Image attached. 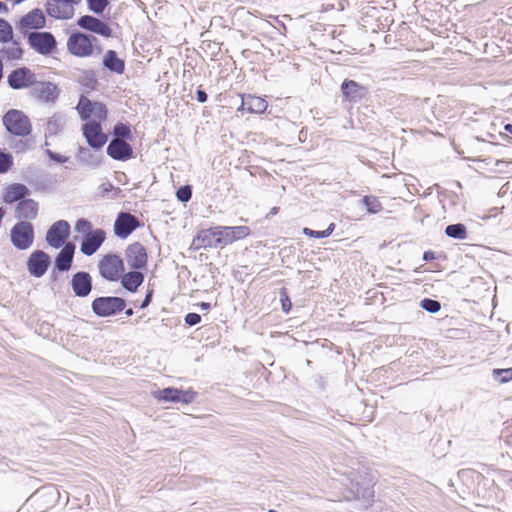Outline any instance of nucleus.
Returning a JSON list of instances; mask_svg holds the SVG:
<instances>
[{
	"instance_id": "nucleus-1",
	"label": "nucleus",
	"mask_w": 512,
	"mask_h": 512,
	"mask_svg": "<svg viewBox=\"0 0 512 512\" xmlns=\"http://www.w3.org/2000/svg\"><path fill=\"white\" fill-rule=\"evenodd\" d=\"M3 125L12 135L26 137L32 132L29 118L20 110L12 109L3 116Z\"/></svg>"
},
{
	"instance_id": "nucleus-2",
	"label": "nucleus",
	"mask_w": 512,
	"mask_h": 512,
	"mask_svg": "<svg viewBox=\"0 0 512 512\" xmlns=\"http://www.w3.org/2000/svg\"><path fill=\"white\" fill-rule=\"evenodd\" d=\"M96 38L82 32H73L67 40L68 51L77 57H88L94 50Z\"/></svg>"
},
{
	"instance_id": "nucleus-3",
	"label": "nucleus",
	"mask_w": 512,
	"mask_h": 512,
	"mask_svg": "<svg viewBox=\"0 0 512 512\" xmlns=\"http://www.w3.org/2000/svg\"><path fill=\"white\" fill-rule=\"evenodd\" d=\"M11 242L19 250L30 248L34 242V228L29 221L17 222L10 231Z\"/></svg>"
},
{
	"instance_id": "nucleus-4",
	"label": "nucleus",
	"mask_w": 512,
	"mask_h": 512,
	"mask_svg": "<svg viewBox=\"0 0 512 512\" xmlns=\"http://www.w3.org/2000/svg\"><path fill=\"white\" fill-rule=\"evenodd\" d=\"M126 306V301L121 297H98L92 302L93 312L100 317H108L121 312Z\"/></svg>"
},
{
	"instance_id": "nucleus-5",
	"label": "nucleus",
	"mask_w": 512,
	"mask_h": 512,
	"mask_svg": "<svg viewBox=\"0 0 512 512\" xmlns=\"http://www.w3.org/2000/svg\"><path fill=\"white\" fill-rule=\"evenodd\" d=\"M82 0H47L46 12L49 16L60 19H71L75 14V7L81 3Z\"/></svg>"
},
{
	"instance_id": "nucleus-6",
	"label": "nucleus",
	"mask_w": 512,
	"mask_h": 512,
	"mask_svg": "<svg viewBox=\"0 0 512 512\" xmlns=\"http://www.w3.org/2000/svg\"><path fill=\"white\" fill-rule=\"evenodd\" d=\"M101 276L109 281L118 280L124 272V263L120 256L115 254L105 255L99 262Z\"/></svg>"
},
{
	"instance_id": "nucleus-7",
	"label": "nucleus",
	"mask_w": 512,
	"mask_h": 512,
	"mask_svg": "<svg viewBox=\"0 0 512 512\" xmlns=\"http://www.w3.org/2000/svg\"><path fill=\"white\" fill-rule=\"evenodd\" d=\"M70 235V225L66 220H58L53 223L46 233V242L54 249H59L66 244Z\"/></svg>"
},
{
	"instance_id": "nucleus-8",
	"label": "nucleus",
	"mask_w": 512,
	"mask_h": 512,
	"mask_svg": "<svg viewBox=\"0 0 512 512\" xmlns=\"http://www.w3.org/2000/svg\"><path fill=\"white\" fill-rule=\"evenodd\" d=\"M153 396L158 401L189 404L196 398V392L193 390H180L176 388H165L153 392Z\"/></svg>"
},
{
	"instance_id": "nucleus-9",
	"label": "nucleus",
	"mask_w": 512,
	"mask_h": 512,
	"mask_svg": "<svg viewBox=\"0 0 512 512\" xmlns=\"http://www.w3.org/2000/svg\"><path fill=\"white\" fill-rule=\"evenodd\" d=\"M217 233L219 247H223L247 237L250 229L247 226H217Z\"/></svg>"
},
{
	"instance_id": "nucleus-10",
	"label": "nucleus",
	"mask_w": 512,
	"mask_h": 512,
	"mask_svg": "<svg viewBox=\"0 0 512 512\" xmlns=\"http://www.w3.org/2000/svg\"><path fill=\"white\" fill-rule=\"evenodd\" d=\"M50 264V256L42 250H36L28 258L27 269L32 276L40 278L47 272Z\"/></svg>"
},
{
	"instance_id": "nucleus-11",
	"label": "nucleus",
	"mask_w": 512,
	"mask_h": 512,
	"mask_svg": "<svg viewBox=\"0 0 512 512\" xmlns=\"http://www.w3.org/2000/svg\"><path fill=\"white\" fill-rule=\"evenodd\" d=\"M30 45L40 54H50L56 47V40L49 32H32L29 35Z\"/></svg>"
},
{
	"instance_id": "nucleus-12",
	"label": "nucleus",
	"mask_w": 512,
	"mask_h": 512,
	"mask_svg": "<svg viewBox=\"0 0 512 512\" xmlns=\"http://www.w3.org/2000/svg\"><path fill=\"white\" fill-rule=\"evenodd\" d=\"M35 82V74L26 67L15 69L8 75V84L12 89L28 88Z\"/></svg>"
},
{
	"instance_id": "nucleus-13",
	"label": "nucleus",
	"mask_w": 512,
	"mask_h": 512,
	"mask_svg": "<svg viewBox=\"0 0 512 512\" xmlns=\"http://www.w3.org/2000/svg\"><path fill=\"white\" fill-rule=\"evenodd\" d=\"M125 259L132 269L144 268L147 264V253L144 246L139 242L130 244L125 251Z\"/></svg>"
},
{
	"instance_id": "nucleus-14",
	"label": "nucleus",
	"mask_w": 512,
	"mask_h": 512,
	"mask_svg": "<svg viewBox=\"0 0 512 512\" xmlns=\"http://www.w3.org/2000/svg\"><path fill=\"white\" fill-rule=\"evenodd\" d=\"M83 134L87 143L95 149L101 148L107 141V136L102 132L101 125L95 120L84 124Z\"/></svg>"
},
{
	"instance_id": "nucleus-15",
	"label": "nucleus",
	"mask_w": 512,
	"mask_h": 512,
	"mask_svg": "<svg viewBox=\"0 0 512 512\" xmlns=\"http://www.w3.org/2000/svg\"><path fill=\"white\" fill-rule=\"evenodd\" d=\"M77 24L82 29L103 37H110L112 35V29L107 23L90 15L81 16L78 19Z\"/></svg>"
},
{
	"instance_id": "nucleus-16",
	"label": "nucleus",
	"mask_w": 512,
	"mask_h": 512,
	"mask_svg": "<svg viewBox=\"0 0 512 512\" xmlns=\"http://www.w3.org/2000/svg\"><path fill=\"white\" fill-rule=\"evenodd\" d=\"M106 238V234L102 229L93 230L92 233L85 235L80 250L84 255H93L102 245Z\"/></svg>"
},
{
	"instance_id": "nucleus-17",
	"label": "nucleus",
	"mask_w": 512,
	"mask_h": 512,
	"mask_svg": "<svg viewBox=\"0 0 512 512\" xmlns=\"http://www.w3.org/2000/svg\"><path fill=\"white\" fill-rule=\"evenodd\" d=\"M72 290L77 297H86L92 290V278L88 272L75 273L71 279Z\"/></svg>"
},
{
	"instance_id": "nucleus-18",
	"label": "nucleus",
	"mask_w": 512,
	"mask_h": 512,
	"mask_svg": "<svg viewBox=\"0 0 512 512\" xmlns=\"http://www.w3.org/2000/svg\"><path fill=\"white\" fill-rule=\"evenodd\" d=\"M138 226L137 219L129 213H120L114 223V232L118 237L126 238Z\"/></svg>"
},
{
	"instance_id": "nucleus-19",
	"label": "nucleus",
	"mask_w": 512,
	"mask_h": 512,
	"mask_svg": "<svg viewBox=\"0 0 512 512\" xmlns=\"http://www.w3.org/2000/svg\"><path fill=\"white\" fill-rule=\"evenodd\" d=\"M132 153L131 146L123 139L115 138L107 147V154L115 160H127L132 156Z\"/></svg>"
},
{
	"instance_id": "nucleus-20",
	"label": "nucleus",
	"mask_w": 512,
	"mask_h": 512,
	"mask_svg": "<svg viewBox=\"0 0 512 512\" xmlns=\"http://www.w3.org/2000/svg\"><path fill=\"white\" fill-rule=\"evenodd\" d=\"M217 227L201 230L193 240L196 249L217 248L218 243Z\"/></svg>"
},
{
	"instance_id": "nucleus-21",
	"label": "nucleus",
	"mask_w": 512,
	"mask_h": 512,
	"mask_svg": "<svg viewBox=\"0 0 512 512\" xmlns=\"http://www.w3.org/2000/svg\"><path fill=\"white\" fill-rule=\"evenodd\" d=\"M75 245L72 242L66 243L55 258L54 269L60 272L68 271L73 262Z\"/></svg>"
},
{
	"instance_id": "nucleus-22",
	"label": "nucleus",
	"mask_w": 512,
	"mask_h": 512,
	"mask_svg": "<svg viewBox=\"0 0 512 512\" xmlns=\"http://www.w3.org/2000/svg\"><path fill=\"white\" fill-rule=\"evenodd\" d=\"M341 91L350 102H358L367 94L366 88L353 80H345L341 85Z\"/></svg>"
},
{
	"instance_id": "nucleus-23",
	"label": "nucleus",
	"mask_w": 512,
	"mask_h": 512,
	"mask_svg": "<svg viewBox=\"0 0 512 512\" xmlns=\"http://www.w3.org/2000/svg\"><path fill=\"white\" fill-rule=\"evenodd\" d=\"M46 19L44 13L40 9H34L20 20L19 27L23 31L30 29H40L45 26Z\"/></svg>"
},
{
	"instance_id": "nucleus-24",
	"label": "nucleus",
	"mask_w": 512,
	"mask_h": 512,
	"mask_svg": "<svg viewBox=\"0 0 512 512\" xmlns=\"http://www.w3.org/2000/svg\"><path fill=\"white\" fill-rule=\"evenodd\" d=\"M268 107L267 101L254 95H244L241 97V105L238 111H247L248 113H263Z\"/></svg>"
},
{
	"instance_id": "nucleus-25",
	"label": "nucleus",
	"mask_w": 512,
	"mask_h": 512,
	"mask_svg": "<svg viewBox=\"0 0 512 512\" xmlns=\"http://www.w3.org/2000/svg\"><path fill=\"white\" fill-rule=\"evenodd\" d=\"M15 215L18 219L33 220L38 215V203L33 199H24L18 202Z\"/></svg>"
},
{
	"instance_id": "nucleus-26",
	"label": "nucleus",
	"mask_w": 512,
	"mask_h": 512,
	"mask_svg": "<svg viewBox=\"0 0 512 512\" xmlns=\"http://www.w3.org/2000/svg\"><path fill=\"white\" fill-rule=\"evenodd\" d=\"M29 194L30 190L24 184H10L4 191L3 201L8 204L14 203L16 201L20 202L24 200L25 197Z\"/></svg>"
},
{
	"instance_id": "nucleus-27",
	"label": "nucleus",
	"mask_w": 512,
	"mask_h": 512,
	"mask_svg": "<svg viewBox=\"0 0 512 512\" xmlns=\"http://www.w3.org/2000/svg\"><path fill=\"white\" fill-rule=\"evenodd\" d=\"M34 90L37 97L45 102H53L58 96L57 87L50 82H42Z\"/></svg>"
},
{
	"instance_id": "nucleus-28",
	"label": "nucleus",
	"mask_w": 512,
	"mask_h": 512,
	"mask_svg": "<svg viewBox=\"0 0 512 512\" xmlns=\"http://www.w3.org/2000/svg\"><path fill=\"white\" fill-rule=\"evenodd\" d=\"M143 281L144 275L139 271H131L121 275L123 287L130 292H135Z\"/></svg>"
},
{
	"instance_id": "nucleus-29",
	"label": "nucleus",
	"mask_w": 512,
	"mask_h": 512,
	"mask_svg": "<svg viewBox=\"0 0 512 512\" xmlns=\"http://www.w3.org/2000/svg\"><path fill=\"white\" fill-rule=\"evenodd\" d=\"M103 64L109 70L122 73L124 71V62L117 57V54L113 50H108L104 56Z\"/></svg>"
},
{
	"instance_id": "nucleus-30",
	"label": "nucleus",
	"mask_w": 512,
	"mask_h": 512,
	"mask_svg": "<svg viewBox=\"0 0 512 512\" xmlns=\"http://www.w3.org/2000/svg\"><path fill=\"white\" fill-rule=\"evenodd\" d=\"M66 124V117L61 113L54 114L47 122L46 135H56L61 132Z\"/></svg>"
},
{
	"instance_id": "nucleus-31",
	"label": "nucleus",
	"mask_w": 512,
	"mask_h": 512,
	"mask_svg": "<svg viewBox=\"0 0 512 512\" xmlns=\"http://www.w3.org/2000/svg\"><path fill=\"white\" fill-rule=\"evenodd\" d=\"M445 233L448 237L454 239L463 240L467 237L466 227L461 223L448 225L445 229Z\"/></svg>"
},
{
	"instance_id": "nucleus-32",
	"label": "nucleus",
	"mask_w": 512,
	"mask_h": 512,
	"mask_svg": "<svg viewBox=\"0 0 512 512\" xmlns=\"http://www.w3.org/2000/svg\"><path fill=\"white\" fill-rule=\"evenodd\" d=\"M94 102H91L87 97L82 96L78 102L77 110L82 119L86 120L92 116Z\"/></svg>"
},
{
	"instance_id": "nucleus-33",
	"label": "nucleus",
	"mask_w": 512,
	"mask_h": 512,
	"mask_svg": "<svg viewBox=\"0 0 512 512\" xmlns=\"http://www.w3.org/2000/svg\"><path fill=\"white\" fill-rule=\"evenodd\" d=\"M334 223H331L326 230L323 231H316L312 230L310 228H303L302 232L304 235L311 237V238H326L330 236L334 230Z\"/></svg>"
},
{
	"instance_id": "nucleus-34",
	"label": "nucleus",
	"mask_w": 512,
	"mask_h": 512,
	"mask_svg": "<svg viewBox=\"0 0 512 512\" xmlns=\"http://www.w3.org/2000/svg\"><path fill=\"white\" fill-rule=\"evenodd\" d=\"M363 203L367 208V211L371 214H376L382 210V205L379 200L374 196H365Z\"/></svg>"
},
{
	"instance_id": "nucleus-35",
	"label": "nucleus",
	"mask_w": 512,
	"mask_h": 512,
	"mask_svg": "<svg viewBox=\"0 0 512 512\" xmlns=\"http://www.w3.org/2000/svg\"><path fill=\"white\" fill-rule=\"evenodd\" d=\"M13 37L12 26L4 19L0 18V41L8 42Z\"/></svg>"
},
{
	"instance_id": "nucleus-36",
	"label": "nucleus",
	"mask_w": 512,
	"mask_h": 512,
	"mask_svg": "<svg viewBox=\"0 0 512 512\" xmlns=\"http://www.w3.org/2000/svg\"><path fill=\"white\" fill-rule=\"evenodd\" d=\"M493 377L499 383H506L512 380V368L508 369H494Z\"/></svg>"
},
{
	"instance_id": "nucleus-37",
	"label": "nucleus",
	"mask_w": 512,
	"mask_h": 512,
	"mask_svg": "<svg viewBox=\"0 0 512 512\" xmlns=\"http://www.w3.org/2000/svg\"><path fill=\"white\" fill-rule=\"evenodd\" d=\"M420 306L429 313H437L441 309V304L437 300L425 298L421 300Z\"/></svg>"
},
{
	"instance_id": "nucleus-38",
	"label": "nucleus",
	"mask_w": 512,
	"mask_h": 512,
	"mask_svg": "<svg viewBox=\"0 0 512 512\" xmlns=\"http://www.w3.org/2000/svg\"><path fill=\"white\" fill-rule=\"evenodd\" d=\"M2 52L7 57V59L17 60L21 58L23 51L21 48L16 46L15 43H13L11 46L7 47Z\"/></svg>"
},
{
	"instance_id": "nucleus-39",
	"label": "nucleus",
	"mask_w": 512,
	"mask_h": 512,
	"mask_svg": "<svg viewBox=\"0 0 512 512\" xmlns=\"http://www.w3.org/2000/svg\"><path fill=\"white\" fill-rule=\"evenodd\" d=\"M13 165V158L10 154L0 150V173L7 172Z\"/></svg>"
},
{
	"instance_id": "nucleus-40",
	"label": "nucleus",
	"mask_w": 512,
	"mask_h": 512,
	"mask_svg": "<svg viewBox=\"0 0 512 512\" xmlns=\"http://www.w3.org/2000/svg\"><path fill=\"white\" fill-rule=\"evenodd\" d=\"M75 231L78 233H82L87 235L88 233H92V225L91 223L86 219H79L77 220L75 224Z\"/></svg>"
},
{
	"instance_id": "nucleus-41",
	"label": "nucleus",
	"mask_w": 512,
	"mask_h": 512,
	"mask_svg": "<svg viewBox=\"0 0 512 512\" xmlns=\"http://www.w3.org/2000/svg\"><path fill=\"white\" fill-rule=\"evenodd\" d=\"M114 134L118 139L120 138H129L131 135V131L129 126L123 123H117L114 127Z\"/></svg>"
},
{
	"instance_id": "nucleus-42",
	"label": "nucleus",
	"mask_w": 512,
	"mask_h": 512,
	"mask_svg": "<svg viewBox=\"0 0 512 512\" xmlns=\"http://www.w3.org/2000/svg\"><path fill=\"white\" fill-rule=\"evenodd\" d=\"M92 116H94L98 120L106 119V117H107L106 107L102 103L94 102Z\"/></svg>"
},
{
	"instance_id": "nucleus-43",
	"label": "nucleus",
	"mask_w": 512,
	"mask_h": 512,
	"mask_svg": "<svg viewBox=\"0 0 512 512\" xmlns=\"http://www.w3.org/2000/svg\"><path fill=\"white\" fill-rule=\"evenodd\" d=\"M90 10L95 13H102L106 8L107 0H87Z\"/></svg>"
},
{
	"instance_id": "nucleus-44",
	"label": "nucleus",
	"mask_w": 512,
	"mask_h": 512,
	"mask_svg": "<svg viewBox=\"0 0 512 512\" xmlns=\"http://www.w3.org/2000/svg\"><path fill=\"white\" fill-rule=\"evenodd\" d=\"M177 198L181 202H187L191 199L192 191L190 186H183L177 190Z\"/></svg>"
},
{
	"instance_id": "nucleus-45",
	"label": "nucleus",
	"mask_w": 512,
	"mask_h": 512,
	"mask_svg": "<svg viewBox=\"0 0 512 512\" xmlns=\"http://www.w3.org/2000/svg\"><path fill=\"white\" fill-rule=\"evenodd\" d=\"M357 497H360V492L357 491ZM374 497V492L370 488H365L361 492V498L364 499L365 505H369Z\"/></svg>"
},
{
	"instance_id": "nucleus-46",
	"label": "nucleus",
	"mask_w": 512,
	"mask_h": 512,
	"mask_svg": "<svg viewBox=\"0 0 512 512\" xmlns=\"http://www.w3.org/2000/svg\"><path fill=\"white\" fill-rule=\"evenodd\" d=\"M201 321V316L197 313H188L185 316V323L189 326H194Z\"/></svg>"
},
{
	"instance_id": "nucleus-47",
	"label": "nucleus",
	"mask_w": 512,
	"mask_h": 512,
	"mask_svg": "<svg viewBox=\"0 0 512 512\" xmlns=\"http://www.w3.org/2000/svg\"><path fill=\"white\" fill-rule=\"evenodd\" d=\"M46 154L49 156V158L57 163H65L68 161V158L66 156L60 155L58 153H55L51 150H46Z\"/></svg>"
},
{
	"instance_id": "nucleus-48",
	"label": "nucleus",
	"mask_w": 512,
	"mask_h": 512,
	"mask_svg": "<svg viewBox=\"0 0 512 512\" xmlns=\"http://www.w3.org/2000/svg\"><path fill=\"white\" fill-rule=\"evenodd\" d=\"M282 310L288 313L292 307V303L285 292L281 293Z\"/></svg>"
},
{
	"instance_id": "nucleus-49",
	"label": "nucleus",
	"mask_w": 512,
	"mask_h": 512,
	"mask_svg": "<svg viewBox=\"0 0 512 512\" xmlns=\"http://www.w3.org/2000/svg\"><path fill=\"white\" fill-rule=\"evenodd\" d=\"M14 148L16 149L17 152H23V151L30 149L31 144H29V142L27 140L26 141L20 140L16 143Z\"/></svg>"
},
{
	"instance_id": "nucleus-50",
	"label": "nucleus",
	"mask_w": 512,
	"mask_h": 512,
	"mask_svg": "<svg viewBox=\"0 0 512 512\" xmlns=\"http://www.w3.org/2000/svg\"><path fill=\"white\" fill-rule=\"evenodd\" d=\"M86 79H87L86 85L90 88H94L95 84L97 83V80L95 79L93 73L87 72Z\"/></svg>"
},
{
	"instance_id": "nucleus-51",
	"label": "nucleus",
	"mask_w": 512,
	"mask_h": 512,
	"mask_svg": "<svg viewBox=\"0 0 512 512\" xmlns=\"http://www.w3.org/2000/svg\"><path fill=\"white\" fill-rule=\"evenodd\" d=\"M152 294H153L152 290L148 291V293L146 294L145 299L143 300V302L140 305L141 309L146 308L150 304L151 299H152Z\"/></svg>"
},
{
	"instance_id": "nucleus-52",
	"label": "nucleus",
	"mask_w": 512,
	"mask_h": 512,
	"mask_svg": "<svg viewBox=\"0 0 512 512\" xmlns=\"http://www.w3.org/2000/svg\"><path fill=\"white\" fill-rule=\"evenodd\" d=\"M196 99L200 102V103H204L207 101V94L205 91L203 90H197L196 92Z\"/></svg>"
},
{
	"instance_id": "nucleus-53",
	"label": "nucleus",
	"mask_w": 512,
	"mask_h": 512,
	"mask_svg": "<svg viewBox=\"0 0 512 512\" xmlns=\"http://www.w3.org/2000/svg\"><path fill=\"white\" fill-rule=\"evenodd\" d=\"M504 130L512 135V124H506Z\"/></svg>"
},
{
	"instance_id": "nucleus-54",
	"label": "nucleus",
	"mask_w": 512,
	"mask_h": 512,
	"mask_svg": "<svg viewBox=\"0 0 512 512\" xmlns=\"http://www.w3.org/2000/svg\"><path fill=\"white\" fill-rule=\"evenodd\" d=\"M7 11V7L4 3L0 2V12Z\"/></svg>"
},
{
	"instance_id": "nucleus-55",
	"label": "nucleus",
	"mask_w": 512,
	"mask_h": 512,
	"mask_svg": "<svg viewBox=\"0 0 512 512\" xmlns=\"http://www.w3.org/2000/svg\"><path fill=\"white\" fill-rule=\"evenodd\" d=\"M125 314H126L127 316H132V315H133V309H132V308L127 309V310L125 311Z\"/></svg>"
},
{
	"instance_id": "nucleus-56",
	"label": "nucleus",
	"mask_w": 512,
	"mask_h": 512,
	"mask_svg": "<svg viewBox=\"0 0 512 512\" xmlns=\"http://www.w3.org/2000/svg\"><path fill=\"white\" fill-rule=\"evenodd\" d=\"M201 307H202L203 309H208V308L210 307V304H209V303H204V302H203V303L201 304Z\"/></svg>"
},
{
	"instance_id": "nucleus-57",
	"label": "nucleus",
	"mask_w": 512,
	"mask_h": 512,
	"mask_svg": "<svg viewBox=\"0 0 512 512\" xmlns=\"http://www.w3.org/2000/svg\"><path fill=\"white\" fill-rule=\"evenodd\" d=\"M424 259H425V260H428V259H429V253H428V252H426V253L424 254Z\"/></svg>"
},
{
	"instance_id": "nucleus-58",
	"label": "nucleus",
	"mask_w": 512,
	"mask_h": 512,
	"mask_svg": "<svg viewBox=\"0 0 512 512\" xmlns=\"http://www.w3.org/2000/svg\"><path fill=\"white\" fill-rule=\"evenodd\" d=\"M503 162H504V161H502V160H498V161L496 162V165L498 166L500 163H503Z\"/></svg>"
}]
</instances>
